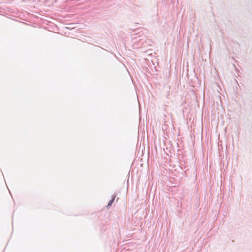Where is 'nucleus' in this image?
Instances as JSON below:
<instances>
[{
	"label": "nucleus",
	"instance_id": "1",
	"mask_svg": "<svg viewBox=\"0 0 252 252\" xmlns=\"http://www.w3.org/2000/svg\"><path fill=\"white\" fill-rule=\"evenodd\" d=\"M115 199V196H113L112 199H111V200H110V201L108 203V205H107V207H109L111 206V205L113 203V202H114Z\"/></svg>",
	"mask_w": 252,
	"mask_h": 252
}]
</instances>
